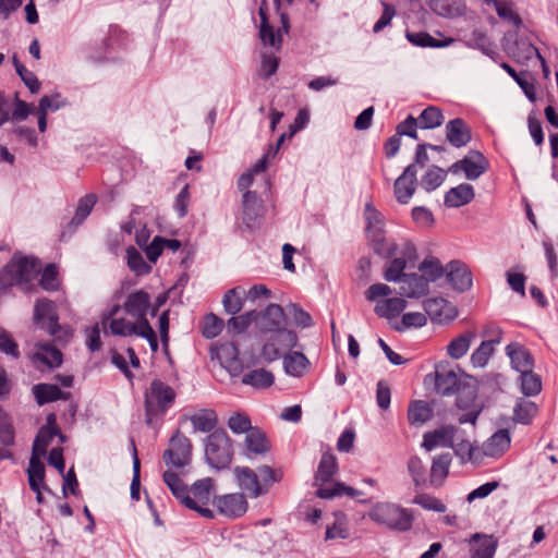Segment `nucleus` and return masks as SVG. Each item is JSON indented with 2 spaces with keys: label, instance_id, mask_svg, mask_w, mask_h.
Instances as JSON below:
<instances>
[{
  "label": "nucleus",
  "instance_id": "nucleus-29",
  "mask_svg": "<svg viewBox=\"0 0 558 558\" xmlns=\"http://www.w3.org/2000/svg\"><path fill=\"white\" fill-rule=\"evenodd\" d=\"M429 281L421 274L403 276L401 291L408 298H420L428 292Z\"/></svg>",
  "mask_w": 558,
  "mask_h": 558
},
{
  "label": "nucleus",
  "instance_id": "nucleus-49",
  "mask_svg": "<svg viewBox=\"0 0 558 558\" xmlns=\"http://www.w3.org/2000/svg\"><path fill=\"white\" fill-rule=\"evenodd\" d=\"M253 322L256 323V313L254 311L230 318L228 320V329L231 332L241 333L244 332Z\"/></svg>",
  "mask_w": 558,
  "mask_h": 558
},
{
  "label": "nucleus",
  "instance_id": "nucleus-15",
  "mask_svg": "<svg viewBox=\"0 0 558 558\" xmlns=\"http://www.w3.org/2000/svg\"><path fill=\"white\" fill-rule=\"evenodd\" d=\"M390 257L392 260L386 269L385 278L389 281H402L408 263H413L416 258V250L412 243L403 242L396 255Z\"/></svg>",
  "mask_w": 558,
  "mask_h": 558
},
{
  "label": "nucleus",
  "instance_id": "nucleus-8",
  "mask_svg": "<svg viewBox=\"0 0 558 558\" xmlns=\"http://www.w3.org/2000/svg\"><path fill=\"white\" fill-rule=\"evenodd\" d=\"M214 494L215 482L211 478H203L187 489L181 502L205 518H214V511L208 507L213 504Z\"/></svg>",
  "mask_w": 558,
  "mask_h": 558
},
{
  "label": "nucleus",
  "instance_id": "nucleus-3",
  "mask_svg": "<svg viewBox=\"0 0 558 558\" xmlns=\"http://www.w3.org/2000/svg\"><path fill=\"white\" fill-rule=\"evenodd\" d=\"M234 475L239 487L254 498L265 494L271 484L281 480V473L267 465L259 468V475L247 466H236Z\"/></svg>",
  "mask_w": 558,
  "mask_h": 558
},
{
  "label": "nucleus",
  "instance_id": "nucleus-30",
  "mask_svg": "<svg viewBox=\"0 0 558 558\" xmlns=\"http://www.w3.org/2000/svg\"><path fill=\"white\" fill-rule=\"evenodd\" d=\"M446 130L448 141L456 147L464 146L471 140L470 129L461 119L449 121Z\"/></svg>",
  "mask_w": 558,
  "mask_h": 558
},
{
  "label": "nucleus",
  "instance_id": "nucleus-43",
  "mask_svg": "<svg viewBox=\"0 0 558 558\" xmlns=\"http://www.w3.org/2000/svg\"><path fill=\"white\" fill-rule=\"evenodd\" d=\"M421 274L430 282L439 279L445 269L440 263V260L436 257L429 256L426 257L421 265L418 266Z\"/></svg>",
  "mask_w": 558,
  "mask_h": 558
},
{
  "label": "nucleus",
  "instance_id": "nucleus-58",
  "mask_svg": "<svg viewBox=\"0 0 558 558\" xmlns=\"http://www.w3.org/2000/svg\"><path fill=\"white\" fill-rule=\"evenodd\" d=\"M58 269L56 265H47L43 271L40 286L45 290H57L59 287Z\"/></svg>",
  "mask_w": 558,
  "mask_h": 558
},
{
  "label": "nucleus",
  "instance_id": "nucleus-27",
  "mask_svg": "<svg viewBox=\"0 0 558 558\" xmlns=\"http://www.w3.org/2000/svg\"><path fill=\"white\" fill-rule=\"evenodd\" d=\"M416 175L411 167H408L404 172L395 182V195L400 203H408L415 191Z\"/></svg>",
  "mask_w": 558,
  "mask_h": 558
},
{
  "label": "nucleus",
  "instance_id": "nucleus-24",
  "mask_svg": "<svg viewBox=\"0 0 558 558\" xmlns=\"http://www.w3.org/2000/svg\"><path fill=\"white\" fill-rule=\"evenodd\" d=\"M471 558H494L498 539L493 535L474 534L469 541Z\"/></svg>",
  "mask_w": 558,
  "mask_h": 558
},
{
  "label": "nucleus",
  "instance_id": "nucleus-53",
  "mask_svg": "<svg viewBox=\"0 0 558 558\" xmlns=\"http://www.w3.org/2000/svg\"><path fill=\"white\" fill-rule=\"evenodd\" d=\"M126 258L129 267L137 275H143L149 271V266L146 264L142 254L135 247L128 248Z\"/></svg>",
  "mask_w": 558,
  "mask_h": 558
},
{
  "label": "nucleus",
  "instance_id": "nucleus-19",
  "mask_svg": "<svg viewBox=\"0 0 558 558\" xmlns=\"http://www.w3.org/2000/svg\"><path fill=\"white\" fill-rule=\"evenodd\" d=\"M456 433L457 428L454 426H439L424 434L422 446L427 451H432L436 448L441 447H453V438L456 436Z\"/></svg>",
  "mask_w": 558,
  "mask_h": 558
},
{
  "label": "nucleus",
  "instance_id": "nucleus-4",
  "mask_svg": "<svg viewBox=\"0 0 558 558\" xmlns=\"http://www.w3.org/2000/svg\"><path fill=\"white\" fill-rule=\"evenodd\" d=\"M390 293L391 289L389 286L385 283H375L366 290L365 296L368 301H376L374 312L379 317L388 319L392 327L395 319H400V314L405 310L407 301L399 296L385 298Z\"/></svg>",
  "mask_w": 558,
  "mask_h": 558
},
{
  "label": "nucleus",
  "instance_id": "nucleus-9",
  "mask_svg": "<svg viewBox=\"0 0 558 558\" xmlns=\"http://www.w3.org/2000/svg\"><path fill=\"white\" fill-rule=\"evenodd\" d=\"M205 454L214 468L223 469L232 460V440L223 429L215 430L208 436Z\"/></svg>",
  "mask_w": 558,
  "mask_h": 558
},
{
  "label": "nucleus",
  "instance_id": "nucleus-2",
  "mask_svg": "<svg viewBox=\"0 0 558 558\" xmlns=\"http://www.w3.org/2000/svg\"><path fill=\"white\" fill-rule=\"evenodd\" d=\"M338 471L337 458L326 452L323 454L317 472L315 475V486H317V496L320 498H332L336 496L347 495L350 497H356L360 492L353 487L347 486L343 483L335 482L331 483L332 477Z\"/></svg>",
  "mask_w": 558,
  "mask_h": 558
},
{
  "label": "nucleus",
  "instance_id": "nucleus-48",
  "mask_svg": "<svg viewBox=\"0 0 558 558\" xmlns=\"http://www.w3.org/2000/svg\"><path fill=\"white\" fill-rule=\"evenodd\" d=\"M225 323L215 314H207L202 322V333L206 338L217 337L223 329Z\"/></svg>",
  "mask_w": 558,
  "mask_h": 558
},
{
  "label": "nucleus",
  "instance_id": "nucleus-56",
  "mask_svg": "<svg viewBox=\"0 0 558 558\" xmlns=\"http://www.w3.org/2000/svg\"><path fill=\"white\" fill-rule=\"evenodd\" d=\"M348 537V524L345 517L336 514L332 526H328L326 531V539L345 538Z\"/></svg>",
  "mask_w": 558,
  "mask_h": 558
},
{
  "label": "nucleus",
  "instance_id": "nucleus-47",
  "mask_svg": "<svg viewBox=\"0 0 558 558\" xmlns=\"http://www.w3.org/2000/svg\"><path fill=\"white\" fill-rule=\"evenodd\" d=\"M444 116L437 107L430 106L426 108L418 118L421 128L433 129L442 123Z\"/></svg>",
  "mask_w": 558,
  "mask_h": 558
},
{
  "label": "nucleus",
  "instance_id": "nucleus-50",
  "mask_svg": "<svg viewBox=\"0 0 558 558\" xmlns=\"http://www.w3.org/2000/svg\"><path fill=\"white\" fill-rule=\"evenodd\" d=\"M413 502L426 510L435 512H445L447 509L446 505L440 499L426 493L417 494L414 497Z\"/></svg>",
  "mask_w": 558,
  "mask_h": 558
},
{
  "label": "nucleus",
  "instance_id": "nucleus-55",
  "mask_svg": "<svg viewBox=\"0 0 558 558\" xmlns=\"http://www.w3.org/2000/svg\"><path fill=\"white\" fill-rule=\"evenodd\" d=\"M238 356V349L232 343H222L211 349V357L217 359L220 364L228 361L235 360Z\"/></svg>",
  "mask_w": 558,
  "mask_h": 558
},
{
  "label": "nucleus",
  "instance_id": "nucleus-37",
  "mask_svg": "<svg viewBox=\"0 0 558 558\" xmlns=\"http://www.w3.org/2000/svg\"><path fill=\"white\" fill-rule=\"evenodd\" d=\"M474 338L475 332L473 331H465L462 335L453 338L447 345V354L454 360L461 359L469 351Z\"/></svg>",
  "mask_w": 558,
  "mask_h": 558
},
{
  "label": "nucleus",
  "instance_id": "nucleus-16",
  "mask_svg": "<svg viewBox=\"0 0 558 558\" xmlns=\"http://www.w3.org/2000/svg\"><path fill=\"white\" fill-rule=\"evenodd\" d=\"M424 310L433 322L448 323L458 316L456 305L442 298H430L424 301Z\"/></svg>",
  "mask_w": 558,
  "mask_h": 558
},
{
  "label": "nucleus",
  "instance_id": "nucleus-28",
  "mask_svg": "<svg viewBox=\"0 0 558 558\" xmlns=\"http://www.w3.org/2000/svg\"><path fill=\"white\" fill-rule=\"evenodd\" d=\"M244 447L247 456L264 454L270 449L269 440L266 434L259 428L254 427L248 432L244 439Z\"/></svg>",
  "mask_w": 558,
  "mask_h": 558
},
{
  "label": "nucleus",
  "instance_id": "nucleus-18",
  "mask_svg": "<svg viewBox=\"0 0 558 558\" xmlns=\"http://www.w3.org/2000/svg\"><path fill=\"white\" fill-rule=\"evenodd\" d=\"M487 168L488 162L486 158L482 154L475 151L453 163L449 171L452 173L463 171L469 180H475L484 173Z\"/></svg>",
  "mask_w": 558,
  "mask_h": 558
},
{
  "label": "nucleus",
  "instance_id": "nucleus-32",
  "mask_svg": "<svg viewBox=\"0 0 558 558\" xmlns=\"http://www.w3.org/2000/svg\"><path fill=\"white\" fill-rule=\"evenodd\" d=\"M427 314L422 312H407L403 313L400 319H395L392 329L399 332H404L410 329L422 328L427 324Z\"/></svg>",
  "mask_w": 558,
  "mask_h": 558
},
{
  "label": "nucleus",
  "instance_id": "nucleus-38",
  "mask_svg": "<svg viewBox=\"0 0 558 558\" xmlns=\"http://www.w3.org/2000/svg\"><path fill=\"white\" fill-rule=\"evenodd\" d=\"M429 5L433 11L445 17L460 16L464 12L462 0H429Z\"/></svg>",
  "mask_w": 558,
  "mask_h": 558
},
{
  "label": "nucleus",
  "instance_id": "nucleus-42",
  "mask_svg": "<svg viewBox=\"0 0 558 558\" xmlns=\"http://www.w3.org/2000/svg\"><path fill=\"white\" fill-rule=\"evenodd\" d=\"M38 404L53 402L63 397L62 390L56 385L38 384L33 388Z\"/></svg>",
  "mask_w": 558,
  "mask_h": 558
},
{
  "label": "nucleus",
  "instance_id": "nucleus-41",
  "mask_svg": "<svg viewBox=\"0 0 558 558\" xmlns=\"http://www.w3.org/2000/svg\"><path fill=\"white\" fill-rule=\"evenodd\" d=\"M267 157L268 155H265L254 165V167L250 171L241 175V178L239 179V187L241 191H248V189L253 185L254 178L257 175H260L263 178L265 185H268V182L265 180L264 177V172L267 168Z\"/></svg>",
  "mask_w": 558,
  "mask_h": 558
},
{
  "label": "nucleus",
  "instance_id": "nucleus-46",
  "mask_svg": "<svg viewBox=\"0 0 558 558\" xmlns=\"http://www.w3.org/2000/svg\"><path fill=\"white\" fill-rule=\"evenodd\" d=\"M521 388L525 396H535L541 391V378L533 373V369L521 373Z\"/></svg>",
  "mask_w": 558,
  "mask_h": 558
},
{
  "label": "nucleus",
  "instance_id": "nucleus-44",
  "mask_svg": "<svg viewBox=\"0 0 558 558\" xmlns=\"http://www.w3.org/2000/svg\"><path fill=\"white\" fill-rule=\"evenodd\" d=\"M245 290L242 288H233L223 296L225 310L230 314L239 313L244 304Z\"/></svg>",
  "mask_w": 558,
  "mask_h": 558
},
{
  "label": "nucleus",
  "instance_id": "nucleus-36",
  "mask_svg": "<svg viewBox=\"0 0 558 558\" xmlns=\"http://www.w3.org/2000/svg\"><path fill=\"white\" fill-rule=\"evenodd\" d=\"M8 271H15L21 281H28L37 271L36 260L29 257H14L8 263Z\"/></svg>",
  "mask_w": 558,
  "mask_h": 558
},
{
  "label": "nucleus",
  "instance_id": "nucleus-54",
  "mask_svg": "<svg viewBox=\"0 0 558 558\" xmlns=\"http://www.w3.org/2000/svg\"><path fill=\"white\" fill-rule=\"evenodd\" d=\"M408 38L411 43L422 47H445L453 41L451 38L438 41L427 33L409 34Z\"/></svg>",
  "mask_w": 558,
  "mask_h": 558
},
{
  "label": "nucleus",
  "instance_id": "nucleus-23",
  "mask_svg": "<svg viewBox=\"0 0 558 558\" xmlns=\"http://www.w3.org/2000/svg\"><path fill=\"white\" fill-rule=\"evenodd\" d=\"M460 379L458 374L448 363H438L435 367V388L441 395H449L458 387Z\"/></svg>",
  "mask_w": 558,
  "mask_h": 558
},
{
  "label": "nucleus",
  "instance_id": "nucleus-31",
  "mask_svg": "<svg viewBox=\"0 0 558 558\" xmlns=\"http://www.w3.org/2000/svg\"><path fill=\"white\" fill-rule=\"evenodd\" d=\"M450 464L451 456L449 453L439 454L434 458L429 475L432 486L440 487L444 484L449 474Z\"/></svg>",
  "mask_w": 558,
  "mask_h": 558
},
{
  "label": "nucleus",
  "instance_id": "nucleus-5",
  "mask_svg": "<svg viewBox=\"0 0 558 558\" xmlns=\"http://www.w3.org/2000/svg\"><path fill=\"white\" fill-rule=\"evenodd\" d=\"M119 311V305H116L109 313V316L104 319L102 324L105 328H109L110 332L114 336H138L148 340L151 351L155 353L158 351V340L156 332L150 326L149 322H130L123 317L111 318Z\"/></svg>",
  "mask_w": 558,
  "mask_h": 558
},
{
  "label": "nucleus",
  "instance_id": "nucleus-13",
  "mask_svg": "<svg viewBox=\"0 0 558 558\" xmlns=\"http://www.w3.org/2000/svg\"><path fill=\"white\" fill-rule=\"evenodd\" d=\"M123 310L138 323L148 322L147 314L150 312L155 316L157 312V308L151 306L150 295L144 290L131 292L123 303Z\"/></svg>",
  "mask_w": 558,
  "mask_h": 558
},
{
  "label": "nucleus",
  "instance_id": "nucleus-21",
  "mask_svg": "<svg viewBox=\"0 0 558 558\" xmlns=\"http://www.w3.org/2000/svg\"><path fill=\"white\" fill-rule=\"evenodd\" d=\"M35 319L51 335H56L61 329L58 325L56 305L52 301L46 299L37 301L35 305Z\"/></svg>",
  "mask_w": 558,
  "mask_h": 558
},
{
  "label": "nucleus",
  "instance_id": "nucleus-1",
  "mask_svg": "<svg viewBox=\"0 0 558 558\" xmlns=\"http://www.w3.org/2000/svg\"><path fill=\"white\" fill-rule=\"evenodd\" d=\"M256 327L263 339L260 356L267 362L277 360L282 351L291 350L298 343V335L286 328L284 312L278 304H270L256 314Z\"/></svg>",
  "mask_w": 558,
  "mask_h": 558
},
{
  "label": "nucleus",
  "instance_id": "nucleus-62",
  "mask_svg": "<svg viewBox=\"0 0 558 558\" xmlns=\"http://www.w3.org/2000/svg\"><path fill=\"white\" fill-rule=\"evenodd\" d=\"M495 9L501 19L507 20L515 25L520 24L521 20L519 15L513 11L511 3L498 0L495 2Z\"/></svg>",
  "mask_w": 558,
  "mask_h": 558
},
{
  "label": "nucleus",
  "instance_id": "nucleus-35",
  "mask_svg": "<svg viewBox=\"0 0 558 558\" xmlns=\"http://www.w3.org/2000/svg\"><path fill=\"white\" fill-rule=\"evenodd\" d=\"M474 198V190L470 184H460L449 190L445 196V203L451 207H460Z\"/></svg>",
  "mask_w": 558,
  "mask_h": 558
},
{
  "label": "nucleus",
  "instance_id": "nucleus-39",
  "mask_svg": "<svg viewBox=\"0 0 558 558\" xmlns=\"http://www.w3.org/2000/svg\"><path fill=\"white\" fill-rule=\"evenodd\" d=\"M190 421L195 430L207 433L217 425V415L214 410L205 409L190 416Z\"/></svg>",
  "mask_w": 558,
  "mask_h": 558
},
{
  "label": "nucleus",
  "instance_id": "nucleus-57",
  "mask_svg": "<svg viewBox=\"0 0 558 558\" xmlns=\"http://www.w3.org/2000/svg\"><path fill=\"white\" fill-rule=\"evenodd\" d=\"M536 413L537 408L535 403L526 400L519 402L514 409L515 420L523 424H527L536 415Z\"/></svg>",
  "mask_w": 558,
  "mask_h": 558
},
{
  "label": "nucleus",
  "instance_id": "nucleus-34",
  "mask_svg": "<svg viewBox=\"0 0 558 558\" xmlns=\"http://www.w3.org/2000/svg\"><path fill=\"white\" fill-rule=\"evenodd\" d=\"M283 367L289 375L301 377L308 369L310 361L301 352H291L283 356Z\"/></svg>",
  "mask_w": 558,
  "mask_h": 558
},
{
  "label": "nucleus",
  "instance_id": "nucleus-59",
  "mask_svg": "<svg viewBox=\"0 0 558 558\" xmlns=\"http://www.w3.org/2000/svg\"><path fill=\"white\" fill-rule=\"evenodd\" d=\"M243 205H244V214L246 216V220H253V216L258 215L259 203L257 199L256 191H245L243 195Z\"/></svg>",
  "mask_w": 558,
  "mask_h": 558
},
{
  "label": "nucleus",
  "instance_id": "nucleus-40",
  "mask_svg": "<svg viewBox=\"0 0 558 558\" xmlns=\"http://www.w3.org/2000/svg\"><path fill=\"white\" fill-rule=\"evenodd\" d=\"M274 374L265 368L254 369L245 374L242 378L243 384L251 385L259 389L270 387L274 384Z\"/></svg>",
  "mask_w": 558,
  "mask_h": 558
},
{
  "label": "nucleus",
  "instance_id": "nucleus-20",
  "mask_svg": "<svg viewBox=\"0 0 558 558\" xmlns=\"http://www.w3.org/2000/svg\"><path fill=\"white\" fill-rule=\"evenodd\" d=\"M457 405L460 410L465 411L460 417L459 422L471 423L475 425L476 420L482 412L483 405L478 402L474 390H459Z\"/></svg>",
  "mask_w": 558,
  "mask_h": 558
},
{
  "label": "nucleus",
  "instance_id": "nucleus-63",
  "mask_svg": "<svg viewBox=\"0 0 558 558\" xmlns=\"http://www.w3.org/2000/svg\"><path fill=\"white\" fill-rule=\"evenodd\" d=\"M33 110L32 106L16 97L12 113L10 114V120L15 122L23 121L33 112Z\"/></svg>",
  "mask_w": 558,
  "mask_h": 558
},
{
  "label": "nucleus",
  "instance_id": "nucleus-52",
  "mask_svg": "<svg viewBox=\"0 0 558 558\" xmlns=\"http://www.w3.org/2000/svg\"><path fill=\"white\" fill-rule=\"evenodd\" d=\"M373 248L377 254L390 257L396 255V253L401 248V244L398 245L393 241L378 235L373 239Z\"/></svg>",
  "mask_w": 558,
  "mask_h": 558
},
{
  "label": "nucleus",
  "instance_id": "nucleus-7",
  "mask_svg": "<svg viewBox=\"0 0 558 558\" xmlns=\"http://www.w3.org/2000/svg\"><path fill=\"white\" fill-rule=\"evenodd\" d=\"M175 398L173 389L160 380H154L145 392L146 421L151 424L155 417L162 415Z\"/></svg>",
  "mask_w": 558,
  "mask_h": 558
},
{
  "label": "nucleus",
  "instance_id": "nucleus-33",
  "mask_svg": "<svg viewBox=\"0 0 558 558\" xmlns=\"http://www.w3.org/2000/svg\"><path fill=\"white\" fill-rule=\"evenodd\" d=\"M510 434L507 429L496 432L485 444L484 452L490 457H499L510 448Z\"/></svg>",
  "mask_w": 558,
  "mask_h": 558
},
{
  "label": "nucleus",
  "instance_id": "nucleus-60",
  "mask_svg": "<svg viewBox=\"0 0 558 558\" xmlns=\"http://www.w3.org/2000/svg\"><path fill=\"white\" fill-rule=\"evenodd\" d=\"M446 172L438 168L433 167L429 169L423 178V185L426 190L432 191L438 187L445 180Z\"/></svg>",
  "mask_w": 558,
  "mask_h": 558
},
{
  "label": "nucleus",
  "instance_id": "nucleus-17",
  "mask_svg": "<svg viewBox=\"0 0 558 558\" xmlns=\"http://www.w3.org/2000/svg\"><path fill=\"white\" fill-rule=\"evenodd\" d=\"M54 437L59 438L60 444L64 442L65 440V437L61 434L57 425L56 415L51 413L47 416L46 424L39 429L35 438L32 454L38 453L36 449H41L44 458L47 453L48 447L50 446Z\"/></svg>",
  "mask_w": 558,
  "mask_h": 558
},
{
  "label": "nucleus",
  "instance_id": "nucleus-6",
  "mask_svg": "<svg viewBox=\"0 0 558 558\" xmlns=\"http://www.w3.org/2000/svg\"><path fill=\"white\" fill-rule=\"evenodd\" d=\"M368 518L390 530L401 532L410 530L414 520L410 510L391 502L376 504L369 510Z\"/></svg>",
  "mask_w": 558,
  "mask_h": 558
},
{
  "label": "nucleus",
  "instance_id": "nucleus-51",
  "mask_svg": "<svg viewBox=\"0 0 558 558\" xmlns=\"http://www.w3.org/2000/svg\"><path fill=\"white\" fill-rule=\"evenodd\" d=\"M163 481L172 494L182 501L189 488H186L179 475L172 471H166L163 473Z\"/></svg>",
  "mask_w": 558,
  "mask_h": 558
},
{
  "label": "nucleus",
  "instance_id": "nucleus-61",
  "mask_svg": "<svg viewBox=\"0 0 558 558\" xmlns=\"http://www.w3.org/2000/svg\"><path fill=\"white\" fill-rule=\"evenodd\" d=\"M493 344L490 342H482L471 355L472 364L477 367L485 366L493 353Z\"/></svg>",
  "mask_w": 558,
  "mask_h": 558
},
{
  "label": "nucleus",
  "instance_id": "nucleus-64",
  "mask_svg": "<svg viewBox=\"0 0 558 558\" xmlns=\"http://www.w3.org/2000/svg\"><path fill=\"white\" fill-rule=\"evenodd\" d=\"M0 350L13 357L20 355L17 343L7 331H0Z\"/></svg>",
  "mask_w": 558,
  "mask_h": 558
},
{
  "label": "nucleus",
  "instance_id": "nucleus-12",
  "mask_svg": "<svg viewBox=\"0 0 558 558\" xmlns=\"http://www.w3.org/2000/svg\"><path fill=\"white\" fill-rule=\"evenodd\" d=\"M213 505L219 514L230 519H236L244 515L248 509L246 497L241 493L217 496L214 498Z\"/></svg>",
  "mask_w": 558,
  "mask_h": 558
},
{
  "label": "nucleus",
  "instance_id": "nucleus-10",
  "mask_svg": "<svg viewBox=\"0 0 558 558\" xmlns=\"http://www.w3.org/2000/svg\"><path fill=\"white\" fill-rule=\"evenodd\" d=\"M36 454H32L26 470L27 483L33 493L36 494V500L39 505L45 502L44 493H51L46 483V468L43 462V450L36 449Z\"/></svg>",
  "mask_w": 558,
  "mask_h": 558
},
{
  "label": "nucleus",
  "instance_id": "nucleus-25",
  "mask_svg": "<svg viewBox=\"0 0 558 558\" xmlns=\"http://www.w3.org/2000/svg\"><path fill=\"white\" fill-rule=\"evenodd\" d=\"M506 351L513 368L518 372L522 373L533 369L534 360L524 345L513 342L507 345Z\"/></svg>",
  "mask_w": 558,
  "mask_h": 558
},
{
  "label": "nucleus",
  "instance_id": "nucleus-22",
  "mask_svg": "<svg viewBox=\"0 0 558 558\" xmlns=\"http://www.w3.org/2000/svg\"><path fill=\"white\" fill-rule=\"evenodd\" d=\"M446 275L452 288L463 292L472 286V274L465 264L453 260L446 267Z\"/></svg>",
  "mask_w": 558,
  "mask_h": 558
},
{
  "label": "nucleus",
  "instance_id": "nucleus-45",
  "mask_svg": "<svg viewBox=\"0 0 558 558\" xmlns=\"http://www.w3.org/2000/svg\"><path fill=\"white\" fill-rule=\"evenodd\" d=\"M228 427L234 434H247L255 426H252L250 416L244 412H233L227 422Z\"/></svg>",
  "mask_w": 558,
  "mask_h": 558
},
{
  "label": "nucleus",
  "instance_id": "nucleus-11",
  "mask_svg": "<svg viewBox=\"0 0 558 558\" xmlns=\"http://www.w3.org/2000/svg\"><path fill=\"white\" fill-rule=\"evenodd\" d=\"M192 445L187 437L177 432L170 439L169 448L163 453L167 464L184 468L191 461Z\"/></svg>",
  "mask_w": 558,
  "mask_h": 558
},
{
  "label": "nucleus",
  "instance_id": "nucleus-26",
  "mask_svg": "<svg viewBox=\"0 0 558 558\" xmlns=\"http://www.w3.org/2000/svg\"><path fill=\"white\" fill-rule=\"evenodd\" d=\"M434 415L433 407L424 400H413L408 407V422L412 426H422Z\"/></svg>",
  "mask_w": 558,
  "mask_h": 558
},
{
  "label": "nucleus",
  "instance_id": "nucleus-14",
  "mask_svg": "<svg viewBox=\"0 0 558 558\" xmlns=\"http://www.w3.org/2000/svg\"><path fill=\"white\" fill-rule=\"evenodd\" d=\"M33 366L39 371L59 367L62 364V353L47 342H38L28 354Z\"/></svg>",
  "mask_w": 558,
  "mask_h": 558
}]
</instances>
